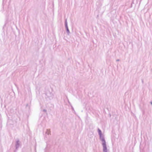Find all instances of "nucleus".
<instances>
[{"label":"nucleus","mask_w":152,"mask_h":152,"mask_svg":"<svg viewBox=\"0 0 152 152\" xmlns=\"http://www.w3.org/2000/svg\"><path fill=\"white\" fill-rule=\"evenodd\" d=\"M103 142L102 145L103 147V151L104 152H106L107 151V148L105 142L104 140H103Z\"/></svg>","instance_id":"nucleus-1"},{"label":"nucleus","mask_w":152,"mask_h":152,"mask_svg":"<svg viewBox=\"0 0 152 152\" xmlns=\"http://www.w3.org/2000/svg\"><path fill=\"white\" fill-rule=\"evenodd\" d=\"M151 104H152V103H151Z\"/></svg>","instance_id":"nucleus-2"}]
</instances>
